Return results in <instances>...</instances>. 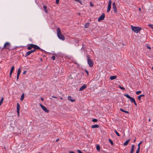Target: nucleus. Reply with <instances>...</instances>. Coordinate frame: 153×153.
<instances>
[{"label":"nucleus","mask_w":153,"mask_h":153,"mask_svg":"<svg viewBox=\"0 0 153 153\" xmlns=\"http://www.w3.org/2000/svg\"><path fill=\"white\" fill-rule=\"evenodd\" d=\"M27 49L28 50H31L32 48H34L35 49L40 50L42 51V50L39 47L36 45L33 44H28L27 45Z\"/></svg>","instance_id":"f257e3e1"},{"label":"nucleus","mask_w":153,"mask_h":153,"mask_svg":"<svg viewBox=\"0 0 153 153\" xmlns=\"http://www.w3.org/2000/svg\"><path fill=\"white\" fill-rule=\"evenodd\" d=\"M57 35L59 39L62 40H64L65 39V37L61 33V31L59 28H58L56 29Z\"/></svg>","instance_id":"f03ea898"},{"label":"nucleus","mask_w":153,"mask_h":153,"mask_svg":"<svg viewBox=\"0 0 153 153\" xmlns=\"http://www.w3.org/2000/svg\"><path fill=\"white\" fill-rule=\"evenodd\" d=\"M86 58L87 60V62L89 66L91 67H92L94 65V62L90 58V56L88 55H87Z\"/></svg>","instance_id":"7ed1b4c3"},{"label":"nucleus","mask_w":153,"mask_h":153,"mask_svg":"<svg viewBox=\"0 0 153 153\" xmlns=\"http://www.w3.org/2000/svg\"><path fill=\"white\" fill-rule=\"evenodd\" d=\"M132 30L136 33H138L141 30V28L139 27H136L131 25Z\"/></svg>","instance_id":"20e7f679"},{"label":"nucleus","mask_w":153,"mask_h":153,"mask_svg":"<svg viewBox=\"0 0 153 153\" xmlns=\"http://www.w3.org/2000/svg\"><path fill=\"white\" fill-rule=\"evenodd\" d=\"M10 47L11 45L10 43L8 42H6L4 44V47L2 49V50L4 49L10 50Z\"/></svg>","instance_id":"39448f33"},{"label":"nucleus","mask_w":153,"mask_h":153,"mask_svg":"<svg viewBox=\"0 0 153 153\" xmlns=\"http://www.w3.org/2000/svg\"><path fill=\"white\" fill-rule=\"evenodd\" d=\"M111 0H109V2L108 4V8L107 10V12H109L111 9Z\"/></svg>","instance_id":"423d86ee"},{"label":"nucleus","mask_w":153,"mask_h":153,"mask_svg":"<svg viewBox=\"0 0 153 153\" xmlns=\"http://www.w3.org/2000/svg\"><path fill=\"white\" fill-rule=\"evenodd\" d=\"M40 106L45 112L47 113H48L49 112V110H48L45 107L42 105V104H40Z\"/></svg>","instance_id":"0eeeda50"},{"label":"nucleus","mask_w":153,"mask_h":153,"mask_svg":"<svg viewBox=\"0 0 153 153\" xmlns=\"http://www.w3.org/2000/svg\"><path fill=\"white\" fill-rule=\"evenodd\" d=\"M105 17V15L104 13H102L101 16L98 19V21H100L101 20H103Z\"/></svg>","instance_id":"6e6552de"},{"label":"nucleus","mask_w":153,"mask_h":153,"mask_svg":"<svg viewBox=\"0 0 153 153\" xmlns=\"http://www.w3.org/2000/svg\"><path fill=\"white\" fill-rule=\"evenodd\" d=\"M112 7L114 12L115 13H116L117 12V7L115 2H113L112 4Z\"/></svg>","instance_id":"1a4fd4ad"},{"label":"nucleus","mask_w":153,"mask_h":153,"mask_svg":"<svg viewBox=\"0 0 153 153\" xmlns=\"http://www.w3.org/2000/svg\"><path fill=\"white\" fill-rule=\"evenodd\" d=\"M20 108V105L19 103L18 102L17 104V112L18 114V115L19 116V109Z\"/></svg>","instance_id":"9d476101"},{"label":"nucleus","mask_w":153,"mask_h":153,"mask_svg":"<svg viewBox=\"0 0 153 153\" xmlns=\"http://www.w3.org/2000/svg\"><path fill=\"white\" fill-rule=\"evenodd\" d=\"M86 85L85 84H84L79 89V91H81L83 90L84 89L86 88Z\"/></svg>","instance_id":"9b49d317"},{"label":"nucleus","mask_w":153,"mask_h":153,"mask_svg":"<svg viewBox=\"0 0 153 153\" xmlns=\"http://www.w3.org/2000/svg\"><path fill=\"white\" fill-rule=\"evenodd\" d=\"M14 66H13L12 67V68L11 69L10 71V77H11L12 73L13 71H14Z\"/></svg>","instance_id":"f8f14e48"},{"label":"nucleus","mask_w":153,"mask_h":153,"mask_svg":"<svg viewBox=\"0 0 153 153\" xmlns=\"http://www.w3.org/2000/svg\"><path fill=\"white\" fill-rule=\"evenodd\" d=\"M68 100L72 102H74L75 101V100L73 99L72 97L70 96L68 97Z\"/></svg>","instance_id":"ddd939ff"},{"label":"nucleus","mask_w":153,"mask_h":153,"mask_svg":"<svg viewBox=\"0 0 153 153\" xmlns=\"http://www.w3.org/2000/svg\"><path fill=\"white\" fill-rule=\"evenodd\" d=\"M134 145H132L131 148V152L130 153H133L134 151Z\"/></svg>","instance_id":"4468645a"},{"label":"nucleus","mask_w":153,"mask_h":153,"mask_svg":"<svg viewBox=\"0 0 153 153\" xmlns=\"http://www.w3.org/2000/svg\"><path fill=\"white\" fill-rule=\"evenodd\" d=\"M31 53H32L31 52V51H28L26 53V54L25 55V57H27V56H29Z\"/></svg>","instance_id":"2eb2a0df"},{"label":"nucleus","mask_w":153,"mask_h":153,"mask_svg":"<svg viewBox=\"0 0 153 153\" xmlns=\"http://www.w3.org/2000/svg\"><path fill=\"white\" fill-rule=\"evenodd\" d=\"M117 78V76H110V79L111 80H114Z\"/></svg>","instance_id":"dca6fc26"},{"label":"nucleus","mask_w":153,"mask_h":153,"mask_svg":"<svg viewBox=\"0 0 153 153\" xmlns=\"http://www.w3.org/2000/svg\"><path fill=\"white\" fill-rule=\"evenodd\" d=\"M43 8L44 9V11L46 13H48V10L47 9V7L45 5H44Z\"/></svg>","instance_id":"f3484780"},{"label":"nucleus","mask_w":153,"mask_h":153,"mask_svg":"<svg viewBox=\"0 0 153 153\" xmlns=\"http://www.w3.org/2000/svg\"><path fill=\"white\" fill-rule=\"evenodd\" d=\"M99 127V126L98 125H92L91 126V127L93 128H98Z\"/></svg>","instance_id":"a211bd4d"},{"label":"nucleus","mask_w":153,"mask_h":153,"mask_svg":"<svg viewBox=\"0 0 153 153\" xmlns=\"http://www.w3.org/2000/svg\"><path fill=\"white\" fill-rule=\"evenodd\" d=\"M129 100H130V101L131 102H133L135 101L134 99V98H133L131 97L129 99Z\"/></svg>","instance_id":"6ab92c4d"},{"label":"nucleus","mask_w":153,"mask_h":153,"mask_svg":"<svg viewBox=\"0 0 153 153\" xmlns=\"http://www.w3.org/2000/svg\"><path fill=\"white\" fill-rule=\"evenodd\" d=\"M100 146L99 145H98L96 146V149L98 151H100Z\"/></svg>","instance_id":"aec40b11"},{"label":"nucleus","mask_w":153,"mask_h":153,"mask_svg":"<svg viewBox=\"0 0 153 153\" xmlns=\"http://www.w3.org/2000/svg\"><path fill=\"white\" fill-rule=\"evenodd\" d=\"M145 96L144 94H141L138 97V99L140 100H141V97H144Z\"/></svg>","instance_id":"412c9836"},{"label":"nucleus","mask_w":153,"mask_h":153,"mask_svg":"<svg viewBox=\"0 0 153 153\" xmlns=\"http://www.w3.org/2000/svg\"><path fill=\"white\" fill-rule=\"evenodd\" d=\"M24 98V94L23 93L21 96L20 98V100L21 101H22Z\"/></svg>","instance_id":"4be33fe9"},{"label":"nucleus","mask_w":153,"mask_h":153,"mask_svg":"<svg viewBox=\"0 0 153 153\" xmlns=\"http://www.w3.org/2000/svg\"><path fill=\"white\" fill-rule=\"evenodd\" d=\"M130 139H129L127 140H126L123 144V145L124 146H126L128 144V143L129 141V140Z\"/></svg>","instance_id":"5701e85b"},{"label":"nucleus","mask_w":153,"mask_h":153,"mask_svg":"<svg viewBox=\"0 0 153 153\" xmlns=\"http://www.w3.org/2000/svg\"><path fill=\"white\" fill-rule=\"evenodd\" d=\"M89 23H86L85 25H84V27L85 28H88L89 26Z\"/></svg>","instance_id":"b1692460"},{"label":"nucleus","mask_w":153,"mask_h":153,"mask_svg":"<svg viewBox=\"0 0 153 153\" xmlns=\"http://www.w3.org/2000/svg\"><path fill=\"white\" fill-rule=\"evenodd\" d=\"M120 110L121 111H122L123 112H125V113H127V114L129 113V112L128 111H125V110H123L122 108L120 109Z\"/></svg>","instance_id":"393cba45"},{"label":"nucleus","mask_w":153,"mask_h":153,"mask_svg":"<svg viewBox=\"0 0 153 153\" xmlns=\"http://www.w3.org/2000/svg\"><path fill=\"white\" fill-rule=\"evenodd\" d=\"M124 95L127 98H128L129 99L130 98V97H131L128 94H124Z\"/></svg>","instance_id":"a878e982"},{"label":"nucleus","mask_w":153,"mask_h":153,"mask_svg":"<svg viewBox=\"0 0 153 153\" xmlns=\"http://www.w3.org/2000/svg\"><path fill=\"white\" fill-rule=\"evenodd\" d=\"M3 100H4V98L3 97H2L0 101V105H1L2 104Z\"/></svg>","instance_id":"bb28decb"},{"label":"nucleus","mask_w":153,"mask_h":153,"mask_svg":"<svg viewBox=\"0 0 153 153\" xmlns=\"http://www.w3.org/2000/svg\"><path fill=\"white\" fill-rule=\"evenodd\" d=\"M114 132L118 136H120V135L119 134V133H118V132L116 130H114Z\"/></svg>","instance_id":"cd10ccee"},{"label":"nucleus","mask_w":153,"mask_h":153,"mask_svg":"<svg viewBox=\"0 0 153 153\" xmlns=\"http://www.w3.org/2000/svg\"><path fill=\"white\" fill-rule=\"evenodd\" d=\"M108 140L110 142V143L112 145H113V142L110 139H108Z\"/></svg>","instance_id":"c85d7f7f"},{"label":"nucleus","mask_w":153,"mask_h":153,"mask_svg":"<svg viewBox=\"0 0 153 153\" xmlns=\"http://www.w3.org/2000/svg\"><path fill=\"white\" fill-rule=\"evenodd\" d=\"M141 91H137L136 92V94H137V95H138L139 94H140V93H141Z\"/></svg>","instance_id":"c756f323"},{"label":"nucleus","mask_w":153,"mask_h":153,"mask_svg":"<svg viewBox=\"0 0 153 153\" xmlns=\"http://www.w3.org/2000/svg\"><path fill=\"white\" fill-rule=\"evenodd\" d=\"M148 26L150 27L151 28L153 29V25L149 24L148 25Z\"/></svg>","instance_id":"7c9ffc66"},{"label":"nucleus","mask_w":153,"mask_h":153,"mask_svg":"<svg viewBox=\"0 0 153 153\" xmlns=\"http://www.w3.org/2000/svg\"><path fill=\"white\" fill-rule=\"evenodd\" d=\"M119 88L120 89H121L122 90H124L125 89V88H124L122 87L120 85H119Z\"/></svg>","instance_id":"2f4dec72"},{"label":"nucleus","mask_w":153,"mask_h":153,"mask_svg":"<svg viewBox=\"0 0 153 153\" xmlns=\"http://www.w3.org/2000/svg\"><path fill=\"white\" fill-rule=\"evenodd\" d=\"M19 75H20L18 73L17 74V81H18Z\"/></svg>","instance_id":"473e14b6"},{"label":"nucleus","mask_w":153,"mask_h":153,"mask_svg":"<svg viewBox=\"0 0 153 153\" xmlns=\"http://www.w3.org/2000/svg\"><path fill=\"white\" fill-rule=\"evenodd\" d=\"M20 73H21V70H20V68H19L18 71L17 73L19 74H20Z\"/></svg>","instance_id":"72a5a7b5"},{"label":"nucleus","mask_w":153,"mask_h":153,"mask_svg":"<svg viewBox=\"0 0 153 153\" xmlns=\"http://www.w3.org/2000/svg\"><path fill=\"white\" fill-rule=\"evenodd\" d=\"M92 121L93 122H96L97 121V120L96 119H94L92 120Z\"/></svg>","instance_id":"f704fd0d"},{"label":"nucleus","mask_w":153,"mask_h":153,"mask_svg":"<svg viewBox=\"0 0 153 153\" xmlns=\"http://www.w3.org/2000/svg\"><path fill=\"white\" fill-rule=\"evenodd\" d=\"M51 59L53 60H54L55 59V57L54 56H53L51 57Z\"/></svg>","instance_id":"c9c22d12"},{"label":"nucleus","mask_w":153,"mask_h":153,"mask_svg":"<svg viewBox=\"0 0 153 153\" xmlns=\"http://www.w3.org/2000/svg\"><path fill=\"white\" fill-rule=\"evenodd\" d=\"M85 71L87 75V76H88V75H89V73H88V71L86 70V69H85Z\"/></svg>","instance_id":"e433bc0d"},{"label":"nucleus","mask_w":153,"mask_h":153,"mask_svg":"<svg viewBox=\"0 0 153 153\" xmlns=\"http://www.w3.org/2000/svg\"><path fill=\"white\" fill-rule=\"evenodd\" d=\"M140 146H138V148H137V149L136 151H140Z\"/></svg>","instance_id":"4c0bfd02"},{"label":"nucleus","mask_w":153,"mask_h":153,"mask_svg":"<svg viewBox=\"0 0 153 153\" xmlns=\"http://www.w3.org/2000/svg\"><path fill=\"white\" fill-rule=\"evenodd\" d=\"M59 0H56V4H58Z\"/></svg>","instance_id":"58836bf2"},{"label":"nucleus","mask_w":153,"mask_h":153,"mask_svg":"<svg viewBox=\"0 0 153 153\" xmlns=\"http://www.w3.org/2000/svg\"><path fill=\"white\" fill-rule=\"evenodd\" d=\"M143 142V141H141L138 144V146H140V145Z\"/></svg>","instance_id":"ea45409f"},{"label":"nucleus","mask_w":153,"mask_h":153,"mask_svg":"<svg viewBox=\"0 0 153 153\" xmlns=\"http://www.w3.org/2000/svg\"><path fill=\"white\" fill-rule=\"evenodd\" d=\"M75 1H77L78 2L80 3H81V1H80V0H75Z\"/></svg>","instance_id":"a19ab883"},{"label":"nucleus","mask_w":153,"mask_h":153,"mask_svg":"<svg viewBox=\"0 0 153 153\" xmlns=\"http://www.w3.org/2000/svg\"><path fill=\"white\" fill-rule=\"evenodd\" d=\"M36 49H34V50L31 51V53H33V52H34L35 51Z\"/></svg>","instance_id":"79ce46f5"},{"label":"nucleus","mask_w":153,"mask_h":153,"mask_svg":"<svg viewBox=\"0 0 153 153\" xmlns=\"http://www.w3.org/2000/svg\"><path fill=\"white\" fill-rule=\"evenodd\" d=\"M27 72V71H24L23 72V74H25Z\"/></svg>","instance_id":"37998d69"},{"label":"nucleus","mask_w":153,"mask_h":153,"mask_svg":"<svg viewBox=\"0 0 153 153\" xmlns=\"http://www.w3.org/2000/svg\"><path fill=\"white\" fill-rule=\"evenodd\" d=\"M78 152L79 153H82L81 151L79 150H78Z\"/></svg>","instance_id":"c03bdc74"},{"label":"nucleus","mask_w":153,"mask_h":153,"mask_svg":"<svg viewBox=\"0 0 153 153\" xmlns=\"http://www.w3.org/2000/svg\"><path fill=\"white\" fill-rule=\"evenodd\" d=\"M52 97L53 98H57V97L55 96H52Z\"/></svg>","instance_id":"a18cd8bd"},{"label":"nucleus","mask_w":153,"mask_h":153,"mask_svg":"<svg viewBox=\"0 0 153 153\" xmlns=\"http://www.w3.org/2000/svg\"><path fill=\"white\" fill-rule=\"evenodd\" d=\"M90 5L91 6H93V4L91 2H90Z\"/></svg>","instance_id":"49530a36"},{"label":"nucleus","mask_w":153,"mask_h":153,"mask_svg":"<svg viewBox=\"0 0 153 153\" xmlns=\"http://www.w3.org/2000/svg\"><path fill=\"white\" fill-rule=\"evenodd\" d=\"M135 105L136 106H137V104L136 103V102H135V101L134 102H133Z\"/></svg>","instance_id":"de8ad7c7"},{"label":"nucleus","mask_w":153,"mask_h":153,"mask_svg":"<svg viewBox=\"0 0 153 153\" xmlns=\"http://www.w3.org/2000/svg\"><path fill=\"white\" fill-rule=\"evenodd\" d=\"M69 153H75L73 151H69Z\"/></svg>","instance_id":"09e8293b"},{"label":"nucleus","mask_w":153,"mask_h":153,"mask_svg":"<svg viewBox=\"0 0 153 153\" xmlns=\"http://www.w3.org/2000/svg\"><path fill=\"white\" fill-rule=\"evenodd\" d=\"M59 138H58L56 140V142H58V141H59Z\"/></svg>","instance_id":"8fccbe9b"},{"label":"nucleus","mask_w":153,"mask_h":153,"mask_svg":"<svg viewBox=\"0 0 153 153\" xmlns=\"http://www.w3.org/2000/svg\"><path fill=\"white\" fill-rule=\"evenodd\" d=\"M41 100L42 101H43L44 100V99L43 98H41Z\"/></svg>","instance_id":"3c124183"},{"label":"nucleus","mask_w":153,"mask_h":153,"mask_svg":"<svg viewBox=\"0 0 153 153\" xmlns=\"http://www.w3.org/2000/svg\"><path fill=\"white\" fill-rule=\"evenodd\" d=\"M139 151H136V153H139Z\"/></svg>","instance_id":"603ef678"},{"label":"nucleus","mask_w":153,"mask_h":153,"mask_svg":"<svg viewBox=\"0 0 153 153\" xmlns=\"http://www.w3.org/2000/svg\"><path fill=\"white\" fill-rule=\"evenodd\" d=\"M138 10H139V11H141V8H139V9H138Z\"/></svg>","instance_id":"864d4df0"},{"label":"nucleus","mask_w":153,"mask_h":153,"mask_svg":"<svg viewBox=\"0 0 153 153\" xmlns=\"http://www.w3.org/2000/svg\"><path fill=\"white\" fill-rule=\"evenodd\" d=\"M136 141V139H135L134 140V142H135Z\"/></svg>","instance_id":"5fc2aeb1"},{"label":"nucleus","mask_w":153,"mask_h":153,"mask_svg":"<svg viewBox=\"0 0 153 153\" xmlns=\"http://www.w3.org/2000/svg\"><path fill=\"white\" fill-rule=\"evenodd\" d=\"M150 121H151V119L150 118L149 119V121L150 122Z\"/></svg>","instance_id":"6e6d98bb"},{"label":"nucleus","mask_w":153,"mask_h":153,"mask_svg":"<svg viewBox=\"0 0 153 153\" xmlns=\"http://www.w3.org/2000/svg\"><path fill=\"white\" fill-rule=\"evenodd\" d=\"M147 47L149 49H151V48L149 47L148 46Z\"/></svg>","instance_id":"4d7b16f0"},{"label":"nucleus","mask_w":153,"mask_h":153,"mask_svg":"<svg viewBox=\"0 0 153 153\" xmlns=\"http://www.w3.org/2000/svg\"><path fill=\"white\" fill-rule=\"evenodd\" d=\"M152 68L153 70V67H152Z\"/></svg>","instance_id":"13d9d810"},{"label":"nucleus","mask_w":153,"mask_h":153,"mask_svg":"<svg viewBox=\"0 0 153 153\" xmlns=\"http://www.w3.org/2000/svg\"><path fill=\"white\" fill-rule=\"evenodd\" d=\"M60 98L61 99H62V98Z\"/></svg>","instance_id":"bf43d9fd"},{"label":"nucleus","mask_w":153,"mask_h":153,"mask_svg":"<svg viewBox=\"0 0 153 153\" xmlns=\"http://www.w3.org/2000/svg\"><path fill=\"white\" fill-rule=\"evenodd\" d=\"M38 153H41V152H39Z\"/></svg>","instance_id":"052dcab7"},{"label":"nucleus","mask_w":153,"mask_h":153,"mask_svg":"<svg viewBox=\"0 0 153 153\" xmlns=\"http://www.w3.org/2000/svg\"><path fill=\"white\" fill-rule=\"evenodd\" d=\"M51 153H52V152H51Z\"/></svg>","instance_id":"680f3d73"},{"label":"nucleus","mask_w":153,"mask_h":153,"mask_svg":"<svg viewBox=\"0 0 153 153\" xmlns=\"http://www.w3.org/2000/svg\"><path fill=\"white\" fill-rule=\"evenodd\" d=\"M1 106V105H0V106Z\"/></svg>","instance_id":"e2e57ef3"}]
</instances>
